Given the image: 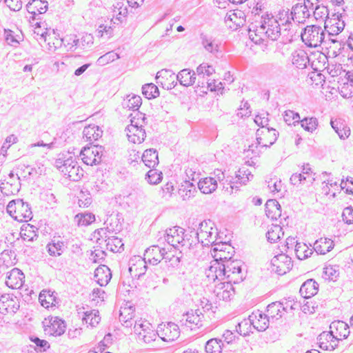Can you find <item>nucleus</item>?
<instances>
[{"label": "nucleus", "instance_id": "nucleus-49", "mask_svg": "<svg viewBox=\"0 0 353 353\" xmlns=\"http://www.w3.org/2000/svg\"><path fill=\"white\" fill-rule=\"evenodd\" d=\"M282 235V228L279 225H273L266 233L268 241L271 243H275Z\"/></svg>", "mask_w": 353, "mask_h": 353}, {"label": "nucleus", "instance_id": "nucleus-40", "mask_svg": "<svg viewBox=\"0 0 353 353\" xmlns=\"http://www.w3.org/2000/svg\"><path fill=\"white\" fill-rule=\"evenodd\" d=\"M54 294V292L46 290H43L40 292L39 300L43 307L48 308L50 306L55 305L57 301Z\"/></svg>", "mask_w": 353, "mask_h": 353}, {"label": "nucleus", "instance_id": "nucleus-42", "mask_svg": "<svg viewBox=\"0 0 353 353\" xmlns=\"http://www.w3.org/2000/svg\"><path fill=\"white\" fill-rule=\"evenodd\" d=\"M83 138L88 141H94L98 140L102 135V131L98 126L89 125L85 127L83 131Z\"/></svg>", "mask_w": 353, "mask_h": 353}, {"label": "nucleus", "instance_id": "nucleus-28", "mask_svg": "<svg viewBox=\"0 0 353 353\" xmlns=\"http://www.w3.org/2000/svg\"><path fill=\"white\" fill-rule=\"evenodd\" d=\"M196 72L188 68L181 70L176 78L179 83L185 87L192 85L196 79Z\"/></svg>", "mask_w": 353, "mask_h": 353}, {"label": "nucleus", "instance_id": "nucleus-23", "mask_svg": "<svg viewBox=\"0 0 353 353\" xmlns=\"http://www.w3.org/2000/svg\"><path fill=\"white\" fill-rule=\"evenodd\" d=\"M48 3L46 0H31L26 5L27 11L32 14L30 17L36 19V16L45 13L48 10Z\"/></svg>", "mask_w": 353, "mask_h": 353}, {"label": "nucleus", "instance_id": "nucleus-43", "mask_svg": "<svg viewBox=\"0 0 353 353\" xmlns=\"http://www.w3.org/2000/svg\"><path fill=\"white\" fill-rule=\"evenodd\" d=\"M329 23L330 25L329 26L328 24H326L325 28L327 29V31L330 34L338 35L345 28L344 21L340 20L339 18L332 19Z\"/></svg>", "mask_w": 353, "mask_h": 353}, {"label": "nucleus", "instance_id": "nucleus-38", "mask_svg": "<svg viewBox=\"0 0 353 353\" xmlns=\"http://www.w3.org/2000/svg\"><path fill=\"white\" fill-rule=\"evenodd\" d=\"M309 61L307 53L303 50H295L292 54V63L299 69L306 68Z\"/></svg>", "mask_w": 353, "mask_h": 353}, {"label": "nucleus", "instance_id": "nucleus-45", "mask_svg": "<svg viewBox=\"0 0 353 353\" xmlns=\"http://www.w3.org/2000/svg\"><path fill=\"white\" fill-rule=\"evenodd\" d=\"M159 334L158 331H154L150 327L148 329L145 328L142 332H139L137 338L139 341H143L145 343H150L156 340Z\"/></svg>", "mask_w": 353, "mask_h": 353}, {"label": "nucleus", "instance_id": "nucleus-46", "mask_svg": "<svg viewBox=\"0 0 353 353\" xmlns=\"http://www.w3.org/2000/svg\"><path fill=\"white\" fill-rule=\"evenodd\" d=\"M196 235L197 236L198 241H201L203 245H208L214 243L216 236H213V232L212 230L196 232Z\"/></svg>", "mask_w": 353, "mask_h": 353}, {"label": "nucleus", "instance_id": "nucleus-32", "mask_svg": "<svg viewBox=\"0 0 353 353\" xmlns=\"http://www.w3.org/2000/svg\"><path fill=\"white\" fill-rule=\"evenodd\" d=\"M111 277L110 270L106 265H101L94 271V278L101 286L106 285L110 281Z\"/></svg>", "mask_w": 353, "mask_h": 353}, {"label": "nucleus", "instance_id": "nucleus-47", "mask_svg": "<svg viewBox=\"0 0 353 353\" xmlns=\"http://www.w3.org/2000/svg\"><path fill=\"white\" fill-rule=\"evenodd\" d=\"M142 93L148 99H154L159 96L158 87L152 83L143 85L142 86Z\"/></svg>", "mask_w": 353, "mask_h": 353}, {"label": "nucleus", "instance_id": "nucleus-64", "mask_svg": "<svg viewBox=\"0 0 353 353\" xmlns=\"http://www.w3.org/2000/svg\"><path fill=\"white\" fill-rule=\"evenodd\" d=\"M343 221L347 224L353 223V208L352 207L345 208L342 213Z\"/></svg>", "mask_w": 353, "mask_h": 353}, {"label": "nucleus", "instance_id": "nucleus-25", "mask_svg": "<svg viewBox=\"0 0 353 353\" xmlns=\"http://www.w3.org/2000/svg\"><path fill=\"white\" fill-rule=\"evenodd\" d=\"M65 331V322L59 319L54 317L50 321V325L46 326L45 332L52 336H58L63 334Z\"/></svg>", "mask_w": 353, "mask_h": 353}, {"label": "nucleus", "instance_id": "nucleus-34", "mask_svg": "<svg viewBox=\"0 0 353 353\" xmlns=\"http://www.w3.org/2000/svg\"><path fill=\"white\" fill-rule=\"evenodd\" d=\"M265 214L268 218L277 219L281 215V208L279 203L275 199H269L265 205Z\"/></svg>", "mask_w": 353, "mask_h": 353}, {"label": "nucleus", "instance_id": "nucleus-22", "mask_svg": "<svg viewBox=\"0 0 353 353\" xmlns=\"http://www.w3.org/2000/svg\"><path fill=\"white\" fill-rule=\"evenodd\" d=\"M330 331L338 338L339 342L347 338L350 333L348 324L343 321H333L330 325Z\"/></svg>", "mask_w": 353, "mask_h": 353}, {"label": "nucleus", "instance_id": "nucleus-10", "mask_svg": "<svg viewBox=\"0 0 353 353\" xmlns=\"http://www.w3.org/2000/svg\"><path fill=\"white\" fill-rule=\"evenodd\" d=\"M223 265L227 273L228 281L234 283H239L243 281L241 261L230 259Z\"/></svg>", "mask_w": 353, "mask_h": 353}, {"label": "nucleus", "instance_id": "nucleus-19", "mask_svg": "<svg viewBox=\"0 0 353 353\" xmlns=\"http://www.w3.org/2000/svg\"><path fill=\"white\" fill-rule=\"evenodd\" d=\"M288 307L292 309V306L288 305V302L285 304L279 301L273 302L267 306V315L270 320H278L283 316L285 312H287Z\"/></svg>", "mask_w": 353, "mask_h": 353}, {"label": "nucleus", "instance_id": "nucleus-20", "mask_svg": "<svg viewBox=\"0 0 353 353\" xmlns=\"http://www.w3.org/2000/svg\"><path fill=\"white\" fill-rule=\"evenodd\" d=\"M24 274L18 268H13L6 273V285L12 289H19L24 282Z\"/></svg>", "mask_w": 353, "mask_h": 353}, {"label": "nucleus", "instance_id": "nucleus-60", "mask_svg": "<svg viewBox=\"0 0 353 353\" xmlns=\"http://www.w3.org/2000/svg\"><path fill=\"white\" fill-rule=\"evenodd\" d=\"M131 310V307L130 308H123L122 310L120 311V316H119V320L120 321L124 322L125 323V327H131L133 324L132 319V314H130L128 311Z\"/></svg>", "mask_w": 353, "mask_h": 353}, {"label": "nucleus", "instance_id": "nucleus-53", "mask_svg": "<svg viewBox=\"0 0 353 353\" xmlns=\"http://www.w3.org/2000/svg\"><path fill=\"white\" fill-rule=\"evenodd\" d=\"M318 124V120L315 117H305L301 121V127L310 132H313L316 129Z\"/></svg>", "mask_w": 353, "mask_h": 353}, {"label": "nucleus", "instance_id": "nucleus-30", "mask_svg": "<svg viewBox=\"0 0 353 353\" xmlns=\"http://www.w3.org/2000/svg\"><path fill=\"white\" fill-rule=\"evenodd\" d=\"M318 283L314 279H308L302 284L299 292L305 299H309L314 296L318 292Z\"/></svg>", "mask_w": 353, "mask_h": 353}, {"label": "nucleus", "instance_id": "nucleus-56", "mask_svg": "<svg viewBox=\"0 0 353 353\" xmlns=\"http://www.w3.org/2000/svg\"><path fill=\"white\" fill-rule=\"evenodd\" d=\"M119 57H120L117 53L114 52V51H110L107 52L104 55L101 56L98 59L97 62L99 63V64L105 65L119 59Z\"/></svg>", "mask_w": 353, "mask_h": 353}, {"label": "nucleus", "instance_id": "nucleus-5", "mask_svg": "<svg viewBox=\"0 0 353 353\" xmlns=\"http://www.w3.org/2000/svg\"><path fill=\"white\" fill-rule=\"evenodd\" d=\"M290 16L289 10H283L279 12L276 17H274V19L279 22L278 23L283 28L282 43L283 44L290 43L296 32L294 24L292 23Z\"/></svg>", "mask_w": 353, "mask_h": 353}, {"label": "nucleus", "instance_id": "nucleus-15", "mask_svg": "<svg viewBox=\"0 0 353 353\" xmlns=\"http://www.w3.org/2000/svg\"><path fill=\"white\" fill-rule=\"evenodd\" d=\"M166 254L165 248H161L159 245H152L145 250L143 257L148 263L156 265L165 259Z\"/></svg>", "mask_w": 353, "mask_h": 353}, {"label": "nucleus", "instance_id": "nucleus-52", "mask_svg": "<svg viewBox=\"0 0 353 353\" xmlns=\"http://www.w3.org/2000/svg\"><path fill=\"white\" fill-rule=\"evenodd\" d=\"M215 72V70L212 65L206 63L200 64L196 70V74L199 78H204L205 77H210Z\"/></svg>", "mask_w": 353, "mask_h": 353}, {"label": "nucleus", "instance_id": "nucleus-16", "mask_svg": "<svg viewBox=\"0 0 353 353\" xmlns=\"http://www.w3.org/2000/svg\"><path fill=\"white\" fill-rule=\"evenodd\" d=\"M250 324L259 332L265 331L270 324V319L267 314L259 310L254 311L248 317Z\"/></svg>", "mask_w": 353, "mask_h": 353}, {"label": "nucleus", "instance_id": "nucleus-51", "mask_svg": "<svg viewBox=\"0 0 353 353\" xmlns=\"http://www.w3.org/2000/svg\"><path fill=\"white\" fill-rule=\"evenodd\" d=\"M324 277L330 281H336L339 276V267L336 265H327L323 269Z\"/></svg>", "mask_w": 353, "mask_h": 353}, {"label": "nucleus", "instance_id": "nucleus-3", "mask_svg": "<svg viewBox=\"0 0 353 353\" xmlns=\"http://www.w3.org/2000/svg\"><path fill=\"white\" fill-rule=\"evenodd\" d=\"M253 176L249 169L240 168L234 176H227L225 181L229 186H225V183H223V189L226 192L231 194L234 192V190H239L240 185H245L247 182L253 179Z\"/></svg>", "mask_w": 353, "mask_h": 353}, {"label": "nucleus", "instance_id": "nucleus-55", "mask_svg": "<svg viewBox=\"0 0 353 353\" xmlns=\"http://www.w3.org/2000/svg\"><path fill=\"white\" fill-rule=\"evenodd\" d=\"M145 179L150 184H157L161 181L162 172H158L157 170L154 168H151L146 174Z\"/></svg>", "mask_w": 353, "mask_h": 353}, {"label": "nucleus", "instance_id": "nucleus-6", "mask_svg": "<svg viewBox=\"0 0 353 353\" xmlns=\"http://www.w3.org/2000/svg\"><path fill=\"white\" fill-rule=\"evenodd\" d=\"M256 148L258 145L262 148H269L276 141L279 132L274 128H265L258 129L256 132Z\"/></svg>", "mask_w": 353, "mask_h": 353}, {"label": "nucleus", "instance_id": "nucleus-24", "mask_svg": "<svg viewBox=\"0 0 353 353\" xmlns=\"http://www.w3.org/2000/svg\"><path fill=\"white\" fill-rule=\"evenodd\" d=\"M126 131L128 140L134 143H142L146 137L145 130L138 125H128Z\"/></svg>", "mask_w": 353, "mask_h": 353}, {"label": "nucleus", "instance_id": "nucleus-8", "mask_svg": "<svg viewBox=\"0 0 353 353\" xmlns=\"http://www.w3.org/2000/svg\"><path fill=\"white\" fill-rule=\"evenodd\" d=\"M204 314L200 309L191 310L183 315L179 323L181 326H186L191 330L199 328L203 325Z\"/></svg>", "mask_w": 353, "mask_h": 353}, {"label": "nucleus", "instance_id": "nucleus-57", "mask_svg": "<svg viewBox=\"0 0 353 353\" xmlns=\"http://www.w3.org/2000/svg\"><path fill=\"white\" fill-rule=\"evenodd\" d=\"M185 174L189 180L192 181H196L198 179L199 180V176L201 173L199 172L198 166L194 164L191 167H188L185 169Z\"/></svg>", "mask_w": 353, "mask_h": 353}, {"label": "nucleus", "instance_id": "nucleus-7", "mask_svg": "<svg viewBox=\"0 0 353 353\" xmlns=\"http://www.w3.org/2000/svg\"><path fill=\"white\" fill-rule=\"evenodd\" d=\"M103 148L99 145L83 148L80 153L83 162L88 165H97L101 162Z\"/></svg>", "mask_w": 353, "mask_h": 353}, {"label": "nucleus", "instance_id": "nucleus-48", "mask_svg": "<svg viewBox=\"0 0 353 353\" xmlns=\"http://www.w3.org/2000/svg\"><path fill=\"white\" fill-rule=\"evenodd\" d=\"M83 321L89 324L91 327H95L101 321L98 310H92L84 313Z\"/></svg>", "mask_w": 353, "mask_h": 353}, {"label": "nucleus", "instance_id": "nucleus-9", "mask_svg": "<svg viewBox=\"0 0 353 353\" xmlns=\"http://www.w3.org/2000/svg\"><path fill=\"white\" fill-rule=\"evenodd\" d=\"M165 241L172 247L176 248L179 245L186 246V241L184 239V229L180 227H174L165 230L164 234Z\"/></svg>", "mask_w": 353, "mask_h": 353}, {"label": "nucleus", "instance_id": "nucleus-13", "mask_svg": "<svg viewBox=\"0 0 353 353\" xmlns=\"http://www.w3.org/2000/svg\"><path fill=\"white\" fill-rule=\"evenodd\" d=\"M147 264L144 257L134 256L129 262V272L133 277L140 279L148 270Z\"/></svg>", "mask_w": 353, "mask_h": 353}, {"label": "nucleus", "instance_id": "nucleus-27", "mask_svg": "<svg viewBox=\"0 0 353 353\" xmlns=\"http://www.w3.org/2000/svg\"><path fill=\"white\" fill-rule=\"evenodd\" d=\"M20 188V179H11V180L6 179L1 182L0 185L1 192L6 196L17 194Z\"/></svg>", "mask_w": 353, "mask_h": 353}, {"label": "nucleus", "instance_id": "nucleus-37", "mask_svg": "<svg viewBox=\"0 0 353 353\" xmlns=\"http://www.w3.org/2000/svg\"><path fill=\"white\" fill-rule=\"evenodd\" d=\"M198 188L203 194H210L217 188V181L212 177H205L199 179Z\"/></svg>", "mask_w": 353, "mask_h": 353}, {"label": "nucleus", "instance_id": "nucleus-33", "mask_svg": "<svg viewBox=\"0 0 353 353\" xmlns=\"http://www.w3.org/2000/svg\"><path fill=\"white\" fill-rule=\"evenodd\" d=\"M200 41L202 46L208 52L216 55L219 51V46L212 37L204 34H200Z\"/></svg>", "mask_w": 353, "mask_h": 353}, {"label": "nucleus", "instance_id": "nucleus-12", "mask_svg": "<svg viewBox=\"0 0 353 353\" xmlns=\"http://www.w3.org/2000/svg\"><path fill=\"white\" fill-rule=\"evenodd\" d=\"M19 307V301L13 294H5L0 296V312L1 314H14Z\"/></svg>", "mask_w": 353, "mask_h": 353}, {"label": "nucleus", "instance_id": "nucleus-11", "mask_svg": "<svg viewBox=\"0 0 353 353\" xmlns=\"http://www.w3.org/2000/svg\"><path fill=\"white\" fill-rule=\"evenodd\" d=\"M271 264L272 271L275 272L279 275L286 274L293 266L291 258L285 254L274 256L271 261Z\"/></svg>", "mask_w": 353, "mask_h": 353}, {"label": "nucleus", "instance_id": "nucleus-54", "mask_svg": "<svg viewBox=\"0 0 353 353\" xmlns=\"http://www.w3.org/2000/svg\"><path fill=\"white\" fill-rule=\"evenodd\" d=\"M174 190L172 183L168 182L159 190V195L163 201H167L172 197Z\"/></svg>", "mask_w": 353, "mask_h": 353}, {"label": "nucleus", "instance_id": "nucleus-44", "mask_svg": "<svg viewBox=\"0 0 353 353\" xmlns=\"http://www.w3.org/2000/svg\"><path fill=\"white\" fill-rule=\"evenodd\" d=\"M105 245L107 250L112 252H119L121 248L123 246L121 239L114 235L110 236V234L108 239H105Z\"/></svg>", "mask_w": 353, "mask_h": 353}, {"label": "nucleus", "instance_id": "nucleus-50", "mask_svg": "<svg viewBox=\"0 0 353 353\" xmlns=\"http://www.w3.org/2000/svg\"><path fill=\"white\" fill-rule=\"evenodd\" d=\"M294 251L297 258L300 260L307 259L313 252L312 250L309 249L306 244L301 243H296Z\"/></svg>", "mask_w": 353, "mask_h": 353}, {"label": "nucleus", "instance_id": "nucleus-39", "mask_svg": "<svg viewBox=\"0 0 353 353\" xmlns=\"http://www.w3.org/2000/svg\"><path fill=\"white\" fill-rule=\"evenodd\" d=\"M232 282H230L228 281L226 283H221V285H222L221 288H217L215 290L216 293V296L219 299H222L223 301H230L231 299V297L233 296L234 294V290L233 287L231 285Z\"/></svg>", "mask_w": 353, "mask_h": 353}, {"label": "nucleus", "instance_id": "nucleus-41", "mask_svg": "<svg viewBox=\"0 0 353 353\" xmlns=\"http://www.w3.org/2000/svg\"><path fill=\"white\" fill-rule=\"evenodd\" d=\"M225 345L221 339L214 338L206 342L205 350L206 353H221Z\"/></svg>", "mask_w": 353, "mask_h": 353}, {"label": "nucleus", "instance_id": "nucleus-29", "mask_svg": "<svg viewBox=\"0 0 353 353\" xmlns=\"http://www.w3.org/2000/svg\"><path fill=\"white\" fill-rule=\"evenodd\" d=\"M331 126L341 139H346L350 135V128L341 119L331 120Z\"/></svg>", "mask_w": 353, "mask_h": 353}, {"label": "nucleus", "instance_id": "nucleus-58", "mask_svg": "<svg viewBox=\"0 0 353 353\" xmlns=\"http://www.w3.org/2000/svg\"><path fill=\"white\" fill-rule=\"evenodd\" d=\"M141 97L138 95H133L125 102V106L129 109L137 110L141 106Z\"/></svg>", "mask_w": 353, "mask_h": 353}, {"label": "nucleus", "instance_id": "nucleus-59", "mask_svg": "<svg viewBox=\"0 0 353 353\" xmlns=\"http://www.w3.org/2000/svg\"><path fill=\"white\" fill-rule=\"evenodd\" d=\"M223 250H226L228 253H234V248L230 244L221 242L213 245L212 252L214 254H216V252H222Z\"/></svg>", "mask_w": 353, "mask_h": 353}, {"label": "nucleus", "instance_id": "nucleus-31", "mask_svg": "<svg viewBox=\"0 0 353 353\" xmlns=\"http://www.w3.org/2000/svg\"><path fill=\"white\" fill-rule=\"evenodd\" d=\"M196 188L192 182L185 181L180 186L178 193L183 201H188L195 196Z\"/></svg>", "mask_w": 353, "mask_h": 353}, {"label": "nucleus", "instance_id": "nucleus-36", "mask_svg": "<svg viewBox=\"0 0 353 353\" xmlns=\"http://www.w3.org/2000/svg\"><path fill=\"white\" fill-rule=\"evenodd\" d=\"M143 163L150 168H154L159 164L157 151L153 148L144 151L141 157Z\"/></svg>", "mask_w": 353, "mask_h": 353}, {"label": "nucleus", "instance_id": "nucleus-18", "mask_svg": "<svg viewBox=\"0 0 353 353\" xmlns=\"http://www.w3.org/2000/svg\"><path fill=\"white\" fill-rule=\"evenodd\" d=\"M319 347L324 350L332 351L339 345L338 338H335L330 332H323L317 338Z\"/></svg>", "mask_w": 353, "mask_h": 353}, {"label": "nucleus", "instance_id": "nucleus-21", "mask_svg": "<svg viewBox=\"0 0 353 353\" xmlns=\"http://www.w3.org/2000/svg\"><path fill=\"white\" fill-rule=\"evenodd\" d=\"M67 248V242L61 239L60 236H54L46 245L47 251L52 256H61Z\"/></svg>", "mask_w": 353, "mask_h": 353}, {"label": "nucleus", "instance_id": "nucleus-62", "mask_svg": "<svg viewBox=\"0 0 353 353\" xmlns=\"http://www.w3.org/2000/svg\"><path fill=\"white\" fill-rule=\"evenodd\" d=\"M290 181L293 185L299 187L300 185L304 184L305 182L307 181V177L300 173H294L291 176Z\"/></svg>", "mask_w": 353, "mask_h": 353}, {"label": "nucleus", "instance_id": "nucleus-17", "mask_svg": "<svg viewBox=\"0 0 353 353\" xmlns=\"http://www.w3.org/2000/svg\"><path fill=\"white\" fill-rule=\"evenodd\" d=\"M290 15V19L292 23L294 24L295 28L299 23H304L305 19L309 18L310 12L306 8V6L298 3L292 7Z\"/></svg>", "mask_w": 353, "mask_h": 353}, {"label": "nucleus", "instance_id": "nucleus-61", "mask_svg": "<svg viewBox=\"0 0 353 353\" xmlns=\"http://www.w3.org/2000/svg\"><path fill=\"white\" fill-rule=\"evenodd\" d=\"M234 253H228L226 250H223L222 252H216L213 256L215 259L214 261H217L221 263H225L228 261L232 259Z\"/></svg>", "mask_w": 353, "mask_h": 353}, {"label": "nucleus", "instance_id": "nucleus-2", "mask_svg": "<svg viewBox=\"0 0 353 353\" xmlns=\"http://www.w3.org/2000/svg\"><path fill=\"white\" fill-rule=\"evenodd\" d=\"M301 38L305 43L313 48H316L323 43H326V33L319 26H307L301 32Z\"/></svg>", "mask_w": 353, "mask_h": 353}, {"label": "nucleus", "instance_id": "nucleus-14", "mask_svg": "<svg viewBox=\"0 0 353 353\" xmlns=\"http://www.w3.org/2000/svg\"><path fill=\"white\" fill-rule=\"evenodd\" d=\"M159 336L164 341H173L180 335L179 327L177 324L172 322L166 325H160L158 327Z\"/></svg>", "mask_w": 353, "mask_h": 353}, {"label": "nucleus", "instance_id": "nucleus-63", "mask_svg": "<svg viewBox=\"0 0 353 353\" xmlns=\"http://www.w3.org/2000/svg\"><path fill=\"white\" fill-rule=\"evenodd\" d=\"M95 221V216L91 213L81 214L78 219L79 225H88Z\"/></svg>", "mask_w": 353, "mask_h": 353}, {"label": "nucleus", "instance_id": "nucleus-35", "mask_svg": "<svg viewBox=\"0 0 353 353\" xmlns=\"http://www.w3.org/2000/svg\"><path fill=\"white\" fill-rule=\"evenodd\" d=\"M334 246V242L330 239L320 238L314 243V250L317 254H325L331 251Z\"/></svg>", "mask_w": 353, "mask_h": 353}, {"label": "nucleus", "instance_id": "nucleus-26", "mask_svg": "<svg viewBox=\"0 0 353 353\" xmlns=\"http://www.w3.org/2000/svg\"><path fill=\"white\" fill-rule=\"evenodd\" d=\"M17 211L14 219L18 221H28L32 218V211L28 203L22 199H17Z\"/></svg>", "mask_w": 353, "mask_h": 353}, {"label": "nucleus", "instance_id": "nucleus-1", "mask_svg": "<svg viewBox=\"0 0 353 353\" xmlns=\"http://www.w3.org/2000/svg\"><path fill=\"white\" fill-rule=\"evenodd\" d=\"M274 17L266 14L261 17L259 25H252L248 30L249 38L255 43L260 44L265 39L276 41L281 37L282 43L283 28Z\"/></svg>", "mask_w": 353, "mask_h": 353}, {"label": "nucleus", "instance_id": "nucleus-4", "mask_svg": "<svg viewBox=\"0 0 353 353\" xmlns=\"http://www.w3.org/2000/svg\"><path fill=\"white\" fill-rule=\"evenodd\" d=\"M56 166L64 175L71 181H77L83 175V170L78 163L71 157L62 161L59 159L56 161Z\"/></svg>", "mask_w": 353, "mask_h": 353}]
</instances>
